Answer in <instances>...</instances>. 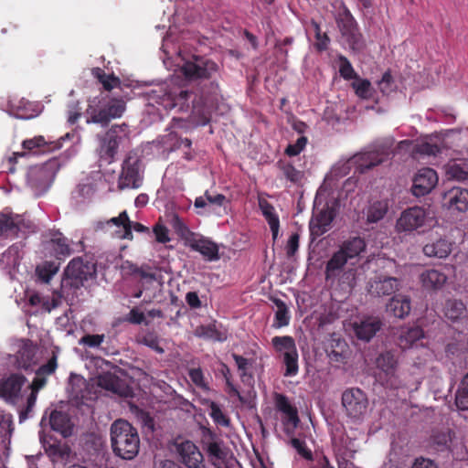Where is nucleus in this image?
<instances>
[{
	"label": "nucleus",
	"instance_id": "f257e3e1",
	"mask_svg": "<svg viewBox=\"0 0 468 468\" xmlns=\"http://www.w3.org/2000/svg\"><path fill=\"white\" fill-rule=\"evenodd\" d=\"M376 367L379 370L378 379L381 385L385 389L393 392L396 397L405 399L407 393L418 389V385L414 388L408 386L397 374L398 359L392 351L381 352L376 358Z\"/></svg>",
	"mask_w": 468,
	"mask_h": 468
},
{
	"label": "nucleus",
	"instance_id": "f03ea898",
	"mask_svg": "<svg viewBox=\"0 0 468 468\" xmlns=\"http://www.w3.org/2000/svg\"><path fill=\"white\" fill-rule=\"evenodd\" d=\"M111 442L113 452L123 460H133L139 452L137 430L124 420H117L112 424Z\"/></svg>",
	"mask_w": 468,
	"mask_h": 468
},
{
	"label": "nucleus",
	"instance_id": "7ed1b4c3",
	"mask_svg": "<svg viewBox=\"0 0 468 468\" xmlns=\"http://www.w3.org/2000/svg\"><path fill=\"white\" fill-rule=\"evenodd\" d=\"M127 137L128 130L125 124L112 125L104 133L98 134L96 152L100 158L109 164L112 163Z\"/></svg>",
	"mask_w": 468,
	"mask_h": 468
},
{
	"label": "nucleus",
	"instance_id": "20e7f679",
	"mask_svg": "<svg viewBox=\"0 0 468 468\" xmlns=\"http://www.w3.org/2000/svg\"><path fill=\"white\" fill-rule=\"evenodd\" d=\"M96 272V264L94 262L77 257L69 262L65 270L66 279L64 282L66 285L69 284L71 287L79 288L83 286L84 282L90 279H94Z\"/></svg>",
	"mask_w": 468,
	"mask_h": 468
},
{
	"label": "nucleus",
	"instance_id": "39448f33",
	"mask_svg": "<svg viewBox=\"0 0 468 468\" xmlns=\"http://www.w3.org/2000/svg\"><path fill=\"white\" fill-rule=\"evenodd\" d=\"M271 344L276 352L280 353L283 357L285 365V377H293L298 374V352L294 339L292 336H274Z\"/></svg>",
	"mask_w": 468,
	"mask_h": 468
},
{
	"label": "nucleus",
	"instance_id": "423d86ee",
	"mask_svg": "<svg viewBox=\"0 0 468 468\" xmlns=\"http://www.w3.org/2000/svg\"><path fill=\"white\" fill-rule=\"evenodd\" d=\"M342 405L348 418L360 420L367 412L368 399L366 393L360 388H352L343 392Z\"/></svg>",
	"mask_w": 468,
	"mask_h": 468
},
{
	"label": "nucleus",
	"instance_id": "0eeeda50",
	"mask_svg": "<svg viewBox=\"0 0 468 468\" xmlns=\"http://www.w3.org/2000/svg\"><path fill=\"white\" fill-rule=\"evenodd\" d=\"M181 71L186 79L191 80L211 79L218 73L219 67L211 59L195 57L193 60L183 64Z\"/></svg>",
	"mask_w": 468,
	"mask_h": 468
},
{
	"label": "nucleus",
	"instance_id": "6e6552de",
	"mask_svg": "<svg viewBox=\"0 0 468 468\" xmlns=\"http://www.w3.org/2000/svg\"><path fill=\"white\" fill-rule=\"evenodd\" d=\"M124 111V101L116 99L109 101L99 110L92 105H89L87 113L90 115V119L87 120V122L106 125L112 119L121 117Z\"/></svg>",
	"mask_w": 468,
	"mask_h": 468
},
{
	"label": "nucleus",
	"instance_id": "1a4fd4ad",
	"mask_svg": "<svg viewBox=\"0 0 468 468\" xmlns=\"http://www.w3.org/2000/svg\"><path fill=\"white\" fill-rule=\"evenodd\" d=\"M57 170L58 162L55 160L33 166L27 173V184L36 190H46L53 181Z\"/></svg>",
	"mask_w": 468,
	"mask_h": 468
},
{
	"label": "nucleus",
	"instance_id": "9d476101",
	"mask_svg": "<svg viewBox=\"0 0 468 468\" xmlns=\"http://www.w3.org/2000/svg\"><path fill=\"white\" fill-rule=\"evenodd\" d=\"M143 183L140 161L136 157L129 156L122 164V172L118 179L120 189L139 188Z\"/></svg>",
	"mask_w": 468,
	"mask_h": 468
},
{
	"label": "nucleus",
	"instance_id": "9b49d317",
	"mask_svg": "<svg viewBox=\"0 0 468 468\" xmlns=\"http://www.w3.org/2000/svg\"><path fill=\"white\" fill-rule=\"evenodd\" d=\"M382 321L376 316L357 318L350 323L353 335L363 342H369L381 329Z\"/></svg>",
	"mask_w": 468,
	"mask_h": 468
},
{
	"label": "nucleus",
	"instance_id": "f8f14e48",
	"mask_svg": "<svg viewBox=\"0 0 468 468\" xmlns=\"http://www.w3.org/2000/svg\"><path fill=\"white\" fill-rule=\"evenodd\" d=\"M30 229V221H27L22 216L13 213H0V238L17 237L19 232Z\"/></svg>",
	"mask_w": 468,
	"mask_h": 468
},
{
	"label": "nucleus",
	"instance_id": "ddd939ff",
	"mask_svg": "<svg viewBox=\"0 0 468 468\" xmlns=\"http://www.w3.org/2000/svg\"><path fill=\"white\" fill-rule=\"evenodd\" d=\"M426 220L425 209L412 207L404 210L396 222L398 232H411L422 227Z\"/></svg>",
	"mask_w": 468,
	"mask_h": 468
},
{
	"label": "nucleus",
	"instance_id": "4468645a",
	"mask_svg": "<svg viewBox=\"0 0 468 468\" xmlns=\"http://www.w3.org/2000/svg\"><path fill=\"white\" fill-rule=\"evenodd\" d=\"M179 461L187 468H206L204 455L191 441H184L176 445Z\"/></svg>",
	"mask_w": 468,
	"mask_h": 468
},
{
	"label": "nucleus",
	"instance_id": "2eb2a0df",
	"mask_svg": "<svg viewBox=\"0 0 468 468\" xmlns=\"http://www.w3.org/2000/svg\"><path fill=\"white\" fill-rule=\"evenodd\" d=\"M399 280L387 275H377L370 279L367 284V290L373 296L390 295L399 290Z\"/></svg>",
	"mask_w": 468,
	"mask_h": 468
},
{
	"label": "nucleus",
	"instance_id": "dca6fc26",
	"mask_svg": "<svg viewBox=\"0 0 468 468\" xmlns=\"http://www.w3.org/2000/svg\"><path fill=\"white\" fill-rule=\"evenodd\" d=\"M438 183L437 173L431 168H421L413 179L412 193L421 197L430 193Z\"/></svg>",
	"mask_w": 468,
	"mask_h": 468
},
{
	"label": "nucleus",
	"instance_id": "f3484780",
	"mask_svg": "<svg viewBox=\"0 0 468 468\" xmlns=\"http://www.w3.org/2000/svg\"><path fill=\"white\" fill-rule=\"evenodd\" d=\"M14 355L16 367L28 370L36 364L37 347L29 340H20Z\"/></svg>",
	"mask_w": 468,
	"mask_h": 468
},
{
	"label": "nucleus",
	"instance_id": "a211bd4d",
	"mask_svg": "<svg viewBox=\"0 0 468 468\" xmlns=\"http://www.w3.org/2000/svg\"><path fill=\"white\" fill-rule=\"evenodd\" d=\"M333 448L339 462L340 459L348 461L356 452V440L346 432L336 433L333 437Z\"/></svg>",
	"mask_w": 468,
	"mask_h": 468
},
{
	"label": "nucleus",
	"instance_id": "6ab92c4d",
	"mask_svg": "<svg viewBox=\"0 0 468 468\" xmlns=\"http://www.w3.org/2000/svg\"><path fill=\"white\" fill-rule=\"evenodd\" d=\"M26 380V378L19 374H12L7 378L2 379L0 381V397L7 402L15 403Z\"/></svg>",
	"mask_w": 468,
	"mask_h": 468
},
{
	"label": "nucleus",
	"instance_id": "aec40b11",
	"mask_svg": "<svg viewBox=\"0 0 468 468\" xmlns=\"http://www.w3.org/2000/svg\"><path fill=\"white\" fill-rule=\"evenodd\" d=\"M442 204L449 209L465 211L468 208V189L452 187L443 195Z\"/></svg>",
	"mask_w": 468,
	"mask_h": 468
},
{
	"label": "nucleus",
	"instance_id": "412c9836",
	"mask_svg": "<svg viewBox=\"0 0 468 468\" xmlns=\"http://www.w3.org/2000/svg\"><path fill=\"white\" fill-rule=\"evenodd\" d=\"M188 91L182 90L177 87L170 88L165 90L162 95H156V102L161 104L166 110H172L177 105H183V103L188 98Z\"/></svg>",
	"mask_w": 468,
	"mask_h": 468
},
{
	"label": "nucleus",
	"instance_id": "4be33fe9",
	"mask_svg": "<svg viewBox=\"0 0 468 468\" xmlns=\"http://www.w3.org/2000/svg\"><path fill=\"white\" fill-rule=\"evenodd\" d=\"M206 451L211 464L215 468H226L227 448L221 440L212 437L206 442Z\"/></svg>",
	"mask_w": 468,
	"mask_h": 468
},
{
	"label": "nucleus",
	"instance_id": "5701e85b",
	"mask_svg": "<svg viewBox=\"0 0 468 468\" xmlns=\"http://www.w3.org/2000/svg\"><path fill=\"white\" fill-rule=\"evenodd\" d=\"M332 221V212L327 209L321 210L318 214L314 215L309 223L312 240H314L316 238L327 232Z\"/></svg>",
	"mask_w": 468,
	"mask_h": 468
},
{
	"label": "nucleus",
	"instance_id": "b1692460",
	"mask_svg": "<svg viewBox=\"0 0 468 468\" xmlns=\"http://www.w3.org/2000/svg\"><path fill=\"white\" fill-rule=\"evenodd\" d=\"M188 246L195 251L202 254L207 261H217L219 259L218 245L209 239L197 238L195 235L187 239Z\"/></svg>",
	"mask_w": 468,
	"mask_h": 468
},
{
	"label": "nucleus",
	"instance_id": "393cba45",
	"mask_svg": "<svg viewBox=\"0 0 468 468\" xmlns=\"http://www.w3.org/2000/svg\"><path fill=\"white\" fill-rule=\"evenodd\" d=\"M47 454L54 461L69 458L70 448L65 442L58 441L55 439L40 438Z\"/></svg>",
	"mask_w": 468,
	"mask_h": 468
},
{
	"label": "nucleus",
	"instance_id": "a878e982",
	"mask_svg": "<svg viewBox=\"0 0 468 468\" xmlns=\"http://www.w3.org/2000/svg\"><path fill=\"white\" fill-rule=\"evenodd\" d=\"M452 242L444 238H438L425 244L422 250L428 257L444 259L452 252Z\"/></svg>",
	"mask_w": 468,
	"mask_h": 468
},
{
	"label": "nucleus",
	"instance_id": "bb28decb",
	"mask_svg": "<svg viewBox=\"0 0 468 468\" xmlns=\"http://www.w3.org/2000/svg\"><path fill=\"white\" fill-rule=\"evenodd\" d=\"M45 249L57 259L68 257L72 252L68 239L61 233L53 234L51 239L45 242Z\"/></svg>",
	"mask_w": 468,
	"mask_h": 468
},
{
	"label": "nucleus",
	"instance_id": "cd10ccee",
	"mask_svg": "<svg viewBox=\"0 0 468 468\" xmlns=\"http://www.w3.org/2000/svg\"><path fill=\"white\" fill-rule=\"evenodd\" d=\"M336 23L343 41L359 31L356 19L346 6L336 18Z\"/></svg>",
	"mask_w": 468,
	"mask_h": 468
},
{
	"label": "nucleus",
	"instance_id": "c85d7f7f",
	"mask_svg": "<svg viewBox=\"0 0 468 468\" xmlns=\"http://www.w3.org/2000/svg\"><path fill=\"white\" fill-rule=\"evenodd\" d=\"M336 23L343 41L359 31L356 19L346 6L336 18Z\"/></svg>",
	"mask_w": 468,
	"mask_h": 468
},
{
	"label": "nucleus",
	"instance_id": "c756f323",
	"mask_svg": "<svg viewBox=\"0 0 468 468\" xmlns=\"http://www.w3.org/2000/svg\"><path fill=\"white\" fill-rule=\"evenodd\" d=\"M336 23L343 41L359 31L356 19L346 6L336 18Z\"/></svg>",
	"mask_w": 468,
	"mask_h": 468
},
{
	"label": "nucleus",
	"instance_id": "7c9ffc66",
	"mask_svg": "<svg viewBox=\"0 0 468 468\" xmlns=\"http://www.w3.org/2000/svg\"><path fill=\"white\" fill-rule=\"evenodd\" d=\"M351 162L356 165L359 173H365L367 170L381 164L383 158L377 152H367L354 155Z\"/></svg>",
	"mask_w": 468,
	"mask_h": 468
},
{
	"label": "nucleus",
	"instance_id": "2f4dec72",
	"mask_svg": "<svg viewBox=\"0 0 468 468\" xmlns=\"http://www.w3.org/2000/svg\"><path fill=\"white\" fill-rule=\"evenodd\" d=\"M49 424L53 431L59 432L64 438L71 434L72 425L67 413L53 410L49 417Z\"/></svg>",
	"mask_w": 468,
	"mask_h": 468
},
{
	"label": "nucleus",
	"instance_id": "473e14b6",
	"mask_svg": "<svg viewBox=\"0 0 468 468\" xmlns=\"http://www.w3.org/2000/svg\"><path fill=\"white\" fill-rule=\"evenodd\" d=\"M446 281V274L438 270H427L420 274L422 286L428 290H439L445 284Z\"/></svg>",
	"mask_w": 468,
	"mask_h": 468
},
{
	"label": "nucleus",
	"instance_id": "72a5a7b5",
	"mask_svg": "<svg viewBox=\"0 0 468 468\" xmlns=\"http://www.w3.org/2000/svg\"><path fill=\"white\" fill-rule=\"evenodd\" d=\"M410 299L402 294L391 298L387 305V311L398 318H404L410 312Z\"/></svg>",
	"mask_w": 468,
	"mask_h": 468
},
{
	"label": "nucleus",
	"instance_id": "f704fd0d",
	"mask_svg": "<svg viewBox=\"0 0 468 468\" xmlns=\"http://www.w3.org/2000/svg\"><path fill=\"white\" fill-rule=\"evenodd\" d=\"M444 316L452 322H459L466 319L467 310L463 302L448 300L444 305Z\"/></svg>",
	"mask_w": 468,
	"mask_h": 468
},
{
	"label": "nucleus",
	"instance_id": "c9c22d12",
	"mask_svg": "<svg viewBox=\"0 0 468 468\" xmlns=\"http://www.w3.org/2000/svg\"><path fill=\"white\" fill-rule=\"evenodd\" d=\"M365 249L366 242L360 237H354L345 241L340 247L341 251L344 252L350 261L357 259Z\"/></svg>",
	"mask_w": 468,
	"mask_h": 468
},
{
	"label": "nucleus",
	"instance_id": "e433bc0d",
	"mask_svg": "<svg viewBox=\"0 0 468 468\" xmlns=\"http://www.w3.org/2000/svg\"><path fill=\"white\" fill-rule=\"evenodd\" d=\"M275 406L278 410L282 412L288 419V421L292 423L294 426L299 422L296 409L292 406L288 398L282 394H275Z\"/></svg>",
	"mask_w": 468,
	"mask_h": 468
},
{
	"label": "nucleus",
	"instance_id": "4c0bfd02",
	"mask_svg": "<svg viewBox=\"0 0 468 468\" xmlns=\"http://www.w3.org/2000/svg\"><path fill=\"white\" fill-rule=\"evenodd\" d=\"M225 200L226 197L222 194L211 195L208 191H206L204 196L196 198L195 207L205 208L206 213H210L213 206L221 207Z\"/></svg>",
	"mask_w": 468,
	"mask_h": 468
},
{
	"label": "nucleus",
	"instance_id": "58836bf2",
	"mask_svg": "<svg viewBox=\"0 0 468 468\" xmlns=\"http://www.w3.org/2000/svg\"><path fill=\"white\" fill-rule=\"evenodd\" d=\"M445 173L450 179L465 181L468 179V165L464 161H450L445 165Z\"/></svg>",
	"mask_w": 468,
	"mask_h": 468
},
{
	"label": "nucleus",
	"instance_id": "ea45409f",
	"mask_svg": "<svg viewBox=\"0 0 468 468\" xmlns=\"http://www.w3.org/2000/svg\"><path fill=\"white\" fill-rule=\"evenodd\" d=\"M350 261L343 251L339 249L335 251L331 259L326 263L325 273L326 278L335 276L339 271H342L343 267Z\"/></svg>",
	"mask_w": 468,
	"mask_h": 468
},
{
	"label": "nucleus",
	"instance_id": "a19ab883",
	"mask_svg": "<svg viewBox=\"0 0 468 468\" xmlns=\"http://www.w3.org/2000/svg\"><path fill=\"white\" fill-rule=\"evenodd\" d=\"M22 243H15L11 245L1 256L0 261L8 268H15L18 265L20 253L22 250Z\"/></svg>",
	"mask_w": 468,
	"mask_h": 468
},
{
	"label": "nucleus",
	"instance_id": "79ce46f5",
	"mask_svg": "<svg viewBox=\"0 0 468 468\" xmlns=\"http://www.w3.org/2000/svg\"><path fill=\"white\" fill-rule=\"evenodd\" d=\"M388 204L387 200L373 202L367 208V220L369 223H376L382 219L387 214Z\"/></svg>",
	"mask_w": 468,
	"mask_h": 468
},
{
	"label": "nucleus",
	"instance_id": "37998d69",
	"mask_svg": "<svg viewBox=\"0 0 468 468\" xmlns=\"http://www.w3.org/2000/svg\"><path fill=\"white\" fill-rule=\"evenodd\" d=\"M451 441L450 431H435L431 436L430 447L436 452H442L449 448Z\"/></svg>",
	"mask_w": 468,
	"mask_h": 468
},
{
	"label": "nucleus",
	"instance_id": "c03bdc74",
	"mask_svg": "<svg viewBox=\"0 0 468 468\" xmlns=\"http://www.w3.org/2000/svg\"><path fill=\"white\" fill-rule=\"evenodd\" d=\"M108 223H112L117 227H122L123 232L120 236L122 239H132V221L129 219V217L126 211H122L120 213L118 217L111 218Z\"/></svg>",
	"mask_w": 468,
	"mask_h": 468
},
{
	"label": "nucleus",
	"instance_id": "a18cd8bd",
	"mask_svg": "<svg viewBox=\"0 0 468 468\" xmlns=\"http://www.w3.org/2000/svg\"><path fill=\"white\" fill-rule=\"evenodd\" d=\"M139 344L144 345L158 354H164L165 350L160 346L159 336L154 332H147L137 339Z\"/></svg>",
	"mask_w": 468,
	"mask_h": 468
},
{
	"label": "nucleus",
	"instance_id": "49530a36",
	"mask_svg": "<svg viewBox=\"0 0 468 468\" xmlns=\"http://www.w3.org/2000/svg\"><path fill=\"white\" fill-rule=\"evenodd\" d=\"M279 166L282 172L283 176L293 184L299 183L303 177V173L300 170H297L290 163L281 162L279 163Z\"/></svg>",
	"mask_w": 468,
	"mask_h": 468
},
{
	"label": "nucleus",
	"instance_id": "de8ad7c7",
	"mask_svg": "<svg viewBox=\"0 0 468 468\" xmlns=\"http://www.w3.org/2000/svg\"><path fill=\"white\" fill-rule=\"evenodd\" d=\"M277 311L275 313V324L276 327H282L289 324L290 316L288 314V309L284 302L280 299H276L274 301Z\"/></svg>",
	"mask_w": 468,
	"mask_h": 468
},
{
	"label": "nucleus",
	"instance_id": "09e8293b",
	"mask_svg": "<svg viewBox=\"0 0 468 468\" xmlns=\"http://www.w3.org/2000/svg\"><path fill=\"white\" fill-rule=\"evenodd\" d=\"M423 337V332L420 327L407 330L400 335V346L403 348L410 347L414 342Z\"/></svg>",
	"mask_w": 468,
	"mask_h": 468
},
{
	"label": "nucleus",
	"instance_id": "8fccbe9b",
	"mask_svg": "<svg viewBox=\"0 0 468 468\" xmlns=\"http://www.w3.org/2000/svg\"><path fill=\"white\" fill-rule=\"evenodd\" d=\"M200 101H195L193 104L194 113L199 115L200 119L197 121V125H206L209 122L210 120V109L211 105H208L207 102H204V105L201 107Z\"/></svg>",
	"mask_w": 468,
	"mask_h": 468
},
{
	"label": "nucleus",
	"instance_id": "3c124183",
	"mask_svg": "<svg viewBox=\"0 0 468 468\" xmlns=\"http://www.w3.org/2000/svg\"><path fill=\"white\" fill-rule=\"evenodd\" d=\"M356 94L362 99H369L372 95L371 83L367 80L356 79V81L352 83Z\"/></svg>",
	"mask_w": 468,
	"mask_h": 468
},
{
	"label": "nucleus",
	"instance_id": "603ef678",
	"mask_svg": "<svg viewBox=\"0 0 468 468\" xmlns=\"http://www.w3.org/2000/svg\"><path fill=\"white\" fill-rule=\"evenodd\" d=\"M196 335L199 337L224 341L226 339V335L220 332H218L215 325L208 326H199L196 329Z\"/></svg>",
	"mask_w": 468,
	"mask_h": 468
},
{
	"label": "nucleus",
	"instance_id": "864d4df0",
	"mask_svg": "<svg viewBox=\"0 0 468 468\" xmlns=\"http://www.w3.org/2000/svg\"><path fill=\"white\" fill-rule=\"evenodd\" d=\"M339 61V73L340 76L345 80H353L357 79V74L356 73L353 66L350 61L343 55H339L337 57Z\"/></svg>",
	"mask_w": 468,
	"mask_h": 468
},
{
	"label": "nucleus",
	"instance_id": "5fc2aeb1",
	"mask_svg": "<svg viewBox=\"0 0 468 468\" xmlns=\"http://www.w3.org/2000/svg\"><path fill=\"white\" fill-rule=\"evenodd\" d=\"M209 416L218 425L223 427H229L230 424L229 419L224 414L219 406L212 401L209 404Z\"/></svg>",
	"mask_w": 468,
	"mask_h": 468
},
{
	"label": "nucleus",
	"instance_id": "6e6d98bb",
	"mask_svg": "<svg viewBox=\"0 0 468 468\" xmlns=\"http://www.w3.org/2000/svg\"><path fill=\"white\" fill-rule=\"evenodd\" d=\"M58 266L53 262H45L42 266L37 268V272L40 280L48 283L51 278L58 272Z\"/></svg>",
	"mask_w": 468,
	"mask_h": 468
},
{
	"label": "nucleus",
	"instance_id": "4d7b16f0",
	"mask_svg": "<svg viewBox=\"0 0 468 468\" xmlns=\"http://www.w3.org/2000/svg\"><path fill=\"white\" fill-rule=\"evenodd\" d=\"M345 44H346L349 49L354 53H360L366 48V40L360 31L356 32L355 35L350 36L347 39L344 40Z\"/></svg>",
	"mask_w": 468,
	"mask_h": 468
},
{
	"label": "nucleus",
	"instance_id": "13d9d810",
	"mask_svg": "<svg viewBox=\"0 0 468 468\" xmlns=\"http://www.w3.org/2000/svg\"><path fill=\"white\" fill-rule=\"evenodd\" d=\"M98 384L100 387L107 390L112 391L113 393L119 392V380L116 377L111 374L100 376L98 379Z\"/></svg>",
	"mask_w": 468,
	"mask_h": 468
},
{
	"label": "nucleus",
	"instance_id": "bf43d9fd",
	"mask_svg": "<svg viewBox=\"0 0 468 468\" xmlns=\"http://www.w3.org/2000/svg\"><path fill=\"white\" fill-rule=\"evenodd\" d=\"M378 86L385 95H388L396 90V84L389 71L383 74L381 80L378 81Z\"/></svg>",
	"mask_w": 468,
	"mask_h": 468
},
{
	"label": "nucleus",
	"instance_id": "052dcab7",
	"mask_svg": "<svg viewBox=\"0 0 468 468\" xmlns=\"http://www.w3.org/2000/svg\"><path fill=\"white\" fill-rule=\"evenodd\" d=\"M171 225L176 232L181 237L185 238L186 240L187 239H191L194 236V233L188 229L183 220L176 215L173 216L171 219Z\"/></svg>",
	"mask_w": 468,
	"mask_h": 468
},
{
	"label": "nucleus",
	"instance_id": "680f3d73",
	"mask_svg": "<svg viewBox=\"0 0 468 468\" xmlns=\"http://www.w3.org/2000/svg\"><path fill=\"white\" fill-rule=\"evenodd\" d=\"M29 303L31 305H41L43 309H45L48 312H50L52 309L56 308L58 305V300L52 299L51 302L48 300H46L41 295L36 293L32 294L29 297Z\"/></svg>",
	"mask_w": 468,
	"mask_h": 468
},
{
	"label": "nucleus",
	"instance_id": "e2e57ef3",
	"mask_svg": "<svg viewBox=\"0 0 468 468\" xmlns=\"http://www.w3.org/2000/svg\"><path fill=\"white\" fill-rule=\"evenodd\" d=\"M188 376L191 381L199 388L207 390L208 386L205 379L203 371L200 367L191 368L188 371Z\"/></svg>",
	"mask_w": 468,
	"mask_h": 468
},
{
	"label": "nucleus",
	"instance_id": "0e129e2a",
	"mask_svg": "<svg viewBox=\"0 0 468 468\" xmlns=\"http://www.w3.org/2000/svg\"><path fill=\"white\" fill-rule=\"evenodd\" d=\"M439 152L440 148L436 144H430L427 142L418 144L415 146V153L423 155H436Z\"/></svg>",
	"mask_w": 468,
	"mask_h": 468
},
{
	"label": "nucleus",
	"instance_id": "69168bd1",
	"mask_svg": "<svg viewBox=\"0 0 468 468\" xmlns=\"http://www.w3.org/2000/svg\"><path fill=\"white\" fill-rule=\"evenodd\" d=\"M307 138L305 136H301L297 139L295 144H289L285 150L286 154L289 156L298 155L306 146Z\"/></svg>",
	"mask_w": 468,
	"mask_h": 468
},
{
	"label": "nucleus",
	"instance_id": "338daca9",
	"mask_svg": "<svg viewBox=\"0 0 468 468\" xmlns=\"http://www.w3.org/2000/svg\"><path fill=\"white\" fill-rule=\"evenodd\" d=\"M104 340V335H85L82 336L79 344L89 347H98Z\"/></svg>",
	"mask_w": 468,
	"mask_h": 468
},
{
	"label": "nucleus",
	"instance_id": "774afa93",
	"mask_svg": "<svg viewBox=\"0 0 468 468\" xmlns=\"http://www.w3.org/2000/svg\"><path fill=\"white\" fill-rule=\"evenodd\" d=\"M455 404L461 410H468V391L463 388H458L455 396Z\"/></svg>",
	"mask_w": 468,
	"mask_h": 468
}]
</instances>
